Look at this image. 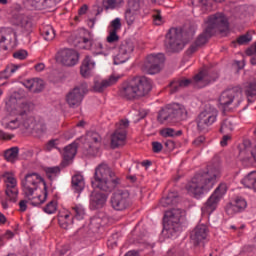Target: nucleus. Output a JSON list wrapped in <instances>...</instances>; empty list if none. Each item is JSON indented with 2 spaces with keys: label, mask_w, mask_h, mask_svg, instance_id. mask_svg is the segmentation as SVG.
I'll return each instance as SVG.
<instances>
[{
  "label": "nucleus",
  "mask_w": 256,
  "mask_h": 256,
  "mask_svg": "<svg viewBox=\"0 0 256 256\" xmlns=\"http://www.w3.org/2000/svg\"><path fill=\"white\" fill-rule=\"evenodd\" d=\"M125 19L127 25L131 26L135 23V13L131 9H127L125 12Z\"/></svg>",
  "instance_id": "8fccbe9b"
},
{
  "label": "nucleus",
  "mask_w": 256,
  "mask_h": 256,
  "mask_svg": "<svg viewBox=\"0 0 256 256\" xmlns=\"http://www.w3.org/2000/svg\"><path fill=\"white\" fill-rule=\"evenodd\" d=\"M227 141H231V135L226 134L222 137V140L220 141V145L222 147H227Z\"/></svg>",
  "instance_id": "0e129e2a"
},
{
  "label": "nucleus",
  "mask_w": 256,
  "mask_h": 256,
  "mask_svg": "<svg viewBox=\"0 0 256 256\" xmlns=\"http://www.w3.org/2000/svg\"><path fill=\"white\" fill-rule=\"evenodd\" d=\"M87 83L83 82L75 86L72 90H70L66 95V103L69 107L75 109V107H79L85 98V95L88 93Z\"/></svg>",
  "instance_id": "9b49d317"
},
{
  "label": "nucleus",
  "mask_w": 256,
  "mask_h": 256,
  "mask_svg": "<svg viewBox=\"0 0 256 256\" xmlns=\"http://www.w3.org/2000/svg\"><path fill=\"white\" fill-rule=\"evenodd\" d=\"M219 111L213 106H207L204 111H202L196 118V124L198 131H207L215 121H217V116Z\"/></svg>",
  "instance_id": "1a4fd4ad"
},
{
  "label": "nucleus",
  "mask_w": 256,
  "mask_h": 256,
  "mask_svg": "<svg viewBox=\"0 0 256 256\" xmlns=\"http://www.w3.org/2000/svg\"><path fill=\"white\" fill-rule=\"evenodd\" d=\"M57 0H43V9H55Z\"/></svg>",
  "instance_id": "5fc2aeb1"
},
{
  "label": "nucleus",
  "mask_w": 256,
  "mask_h": 256,
  "mask_svg": "<svg viewBox=\"0 0 256 256\" xmlns=\"http://www.w3.org/2000/svg\"><path fill=\"white\" fill-rule=\"evenodd\" d=\"M204 143H205V136H199L192 142V145H194V147H201V145Z\"/></svg>",
  "instance_id": "052dcab7"
},
{
  "label": "nucleus",
  "mask_w": 256,
  "mask_h": 256,
  "mask_svg": "<svg viewBox=\"0 0 256 256\" xmlns=\"http://www.w3.org/2000/svg\"><path fill=\"white\" fill-rule=\"evenodd\" d=\"M164 146L166 147L167 151H173L175 149V142H173V140H166L164 142Z\"/></svg>",
  "instance_id": "680f3d73"
},
{
  "label": "nucleus",
  "mask_w": 256,
  "mask_h": 256,
  "mask_svg": "<svg viewBox=\"0 0 256 256\" xmlns=\"http://www.w3.org/2000/svg\"><path fill=\"white\" fill-rule=\"evenodd\" d=\"M25 7L30 11H33V9L41 11L43 10V0H26Z\"/></svg>",
  "instance_id": "58836bf2"
},
{
  "label": "nucleus",
  "mask_w": 256,
  "mask_h": 256,
  "mask_svg": "<svg viewBox=\"0 0 256 256\" xmlns=\"http://www.w3.org/2000/svg\"><path fill=\"white\" fill-rule=\"evenodd\" d=\"M255 54H256V51H255V43H254V46L252 48H248L246 50V55H248V57H251Z\"/></svg>",
  "instance_id": "774afa93"
},
{
  "label": "nucleus",
  "mask_w": 256,
  "mask_h": 256,
  "mask_svg": "<svg viewBox=\"0 0 256 256\" xmlns=\"http://www.w3.org/2000/svg\"><path fill=\"white\" fill-rule=\"evenodd\" d=\"M92 141L96 144V146H89L88 155H95L99 151V143H101V137L98 134H93Z\"/></svg>",
  "instance_id": "37998d69"
},
{
  "label": "nucleus",
  "mask_w": 256,
  "mask_h": 256,
  "mask_svg": "<svg viewBox=\"0 0 256 256\" xmlns=\"http://www.w3.org/2000/svg\"><path fill=\"white\" fill-rule=\"evenodd\" d=\"M181 217H183V210L179 208H173L165 212L163 227L169 237H175V234L181 231Z\"/></svg>",
  "instance_id": "6e6552de"
},
{
  "label": "nucleus",
  "mask_w": 256,
  "mask_h": 256,
  "mask_svg": "<svg viewBox=\"0 0 256 256\" xmlns=\"http://www.w3.org/2000/svg\"><path fill=\"white\" fill-rule=\"evenodd\" d=\"M193 35H195V31L190 30L189 32L171 28L166 34L165 47L167 51L170 53H179V51H183L185 49V45L193 39Z\"/></svg>",
  "instance_id": "423d86ee"
},
{
  "label": "nucleus",
  "mask_w": 256,
  "mask_h": 256,
  "mask_svg": "<svg viewBox=\"0 0 256 256\" xmlns=\"http://www.w3.org/2000/svg\"><path fill=\"white\" fill-rule=\"evenodd\" d=\"M90 227L91 229H100L101 228V218L94 217L90 220Z\"/></svg>",
  "instance_id": "6e6d98bb"
},
{
  "label": "nucleus",
  "mask_w": 256,
  "mask_h": 256,
  "mask_svg": "<svg viewBox=\"0 0 256 256\" xmlns=\"http://www.w3.org/2000/svg\"><path fill=\"white\" fill-rule=\"evenodd\" d=\"M58 61L65 67H73L79 62V53L73 49H64L60 52Z\"/></svg>",
  "instance_id": "f3484780"
},
{
  "label": "nucleus",
  "mask_w": 256,
  "mask_h": 256,
  "mask_svg": "<svg viewBox=\"0 0 256 256\" xmlns=\"http://www.w3.org/2000/svg\"><path fill=\"white\" fill-rule=\"evenodd\" d=\"M129 129V121L127 119L121 120L116 124V130L111 135V148L117 149L123 147L127 141V130Z\"/></svg>",
  "instance_id": "f8f14e48"
},
{
  "label": "nucleus",
  "mask_w": 256,
  "mask_h": 256,
  "mask_svg": "<svg viewBox=\"0 0 256 256\" xmlns=\"http://www.w3.org/2000/svg\"><path fill=\"white\" fill-rule=\"evenodd\" d=\"M110 203L114 211H125L131 205V199L129 191L127 190H117L115 191L111 198Z\"/></svg>",
  "instance_id": "4468645a"
},
{
  "label": "nucleus",
  "mask_w": 256,
  "mask_h": 256,
  "mask_svg": "<svg viewBox=\"0 0 256 256\" xmlns=\"http://www.w3.org/2000/svg\"><path fill=\"white\" fill-rule=\"evenodd\" d=\"M242 185L246 187L247 189H253L256 191V171H252L249 174H247L242 180Z\"/></svg>",
  "instance_id": "c756f323"
},
{
  "label": "nucleus",
  "mask_w": 256,
  "mask_h": 256,
  "mask_svg": "<svg viewBox=\"0 0 256 256\" xmlns=\"http://www.w3.org/2000/svg\"><path fill=\"white\" fill-rule=\"evenodd\" d=\"M233 101H236V105H240L243 101V88L241 86L228 88L221 93L219 103L223 109H227Z\"/></svg>",
  "instance_id": "9d476101"
},
{
  "label": "nucleus",
  "mask_w": 256,
  "mask_h": 256,
  "mask_svg": "<svg viewBox=\"0 0 256 256\" xmlns=\"http://www.w3.org/2000/svg\"><path fill=\"white\" fill-rule=\"evenodd\" d=\"M122 3H123V0H103L102 7L106 11H109V9L111 10L117 9V7H119V5Z\"/></svg>",
  "instance_id": "79ce46f5"
},
{
  "label": "nucleus",
  "mask_w": 256,
  "mask_h": 256,
  "mask_svg": "<svg viewBox=\"0 0 256 256\" xmlns=\"http://www.w3.org/2000/svg\"><path fill=\"white\" fill-rule=\"evenodd\" d=\"M251 149V140H243V143L239 146L240 159H249V150Z\"/></svg>",
  "instance_id": "473e14b6"
},
{
  "label": "nucleus",
  "mask_w": 256,
  "mask_h": 256,
  "mask_svg": "<svg viewBox=\"0 0 256 256\" xmlns=\"http://www.w3.org/2000/svg\"><path fill=\"white\" fill-rule=\"evenodd\" d=\"M77 155V143L69 144L64 148L63 160L61 162V167H69L71 165V161L75 159Z\"/></svg>",
  "instance_id": "412c9836"
},
{
  "label": "nucleus",
  "mask_w": 256,
  "mask_h": 256,
  "mask_svg": "<svg viewBox=\"0 0 256 256\" xmlns=\"http://www.w3.org/2000/svg\"><path fill=\"white\" fill-rule=\"evenodd\" d=\"M82 43L84 44L82 47L86 50L93 49V45L97 47V49H100V51L103 49V43L101 42H93V39L84 37L82 38Z\"/></svg>",
  "instance_id": "e433bc0d"
},
{
  "label": "nucleus",
  "mask_w": 256,
  "mask_h": 256,
  "mask_svg": "<svg viewBox=\"0 0 256 256\" xmlns=\"http://www.w3.org/2000/svg\"><path fill=\"white\" fill-rule=\"evenodd\" d=\"M28 55H29V53H27L26 50H18L13 53L14 59H19V61H25V59H27Z\"/></svg>",
  "instance_id": "3c124183"
},
{
  "label": "nucleus",
  "mask_w": 256,
  "mask_h": 256,
  "mask_svg": "<svg viewBox=\"0 0 256 256\" xmlns=\"http://www.w3.org/2000/svg\"><path fill=\"white\" fill-rule=\"evenodd\" d=\"M14 137V135L5 133L3 130H0V140L11 141V139H13Z\"/></svg>",
  "instance_id": "bf43d9fd"
},
{
  "label": "nucleus",
  "mask_w": 256,
  "mask_h": 256,
  "mask_svg": "<svg viewBox=\"0 0 256 256\" xmlns=\"http://www.w3.org/2000/svg\"><path fill=\"white\" fill-rule=\"evenodd\" d=\"M4 158L9 163H16L17 161H19V147L14 146V147L7 149L4 152Z\"/></svg>",
  "instance_id": "7c9ffc66"
},
{
  "label": "nucleus",
  "mask_w": 256,
  "mask_h": 256,
  "mask_svg": "<svg viewBox=\"0 0 256 256\" xmlns=\"http://www.w3.org/2000/svg\"><path fill=\"white\" fill-rule=\"evenodd\" d=\"M44 171H45L46 177H48L50 181H53V179H55V177H57V175L61 173V167L59 166L46 167Z\"/></svg>",
  "instance_id": "ea45409f"
},
{
  "label": "nucleus",
  "mask_w": 256,
  "mask_h": 256,
  "mask_svg": "<svg viewBox=\"0 0 256 256\" xmlns=\"http://www.w3.org/2000/svg\"><path fill=\"white\" fill-rule=\"evenodd\" d=\"M165 63V54H150L147 56L146 61L144 63V71L148 73V75H157L161 71V67Z\"/></svg>",
  "instance_id": "2eb2a0df"
},
{
  "label": "nucleus",
  "mask_w": 256,
  "mask_h": 256,
  "mask_svg": "<svg viewBox=\"0 0 256 256\" xmlns=\"http://www.w3.org/2000/svg\"><path fill=\"white\" fill-rule=\"evenodd\" d=\"M71 186L74 193H81L85 189V178L81 174L72 176Z\"/></svg>",
  "instance_id": "bb28decb"
},
{
  "label": "nucleus",
  "mask_w": 256,
  "mask_h": 256,
  "mask_svg": "<svg viewBox=\"0 0 256 256\" xmlns=\"http://www.w3.org/2000/svg\"><path fill=\"white\" fill-rule=\"evenodd\" d=\"M236 41L238 45H247V43L253 41V36L251 33L247 32L246 34L239 36Z\"/></svg>",
  "instance_id": "a18cd8bd"
},
{
  "label": "nucleus",
  "mask_w": 256,
  "mask_h": 256,
  "mask_svg": "<svg viewBox=\"0 0 256 256\" xmlns=\"http://www.w3.org/2000/svg\"><path fill=\"white\" fill-rule=\"evenodd\" d=\"M107 203V196L101 192H93L90 196V206L93 209H101Z\"/></svg>",
  "instance_id": "5701e85b"
},
{
  "label": "nucleus",
  "mask_w": 256,
  "mask_h": 256,
  "mask_svg": "<svg viewBox=\"0 0 256 256\" xmlns=\"http://www.w3.org/2000/svg\"><path fill=\"white\" fill-rule=\"evenodd\" d=\"M56 141L57 140H49L48 142H47V144H46V147H45V149H46V151H51V149H55V146L57 145L56 144Z\"/></svg>",
  "instance_id": "e2e57ef3"
},
{
  "label": "nucleus",
  "mask_w": 256,
  "mask_h": 256,
  "mask_svg": "<svg viewBox=\"0 0 256 256\" xmlns=\"http://www.w3.org/2000/svg\"><path fill=\"white\" fill-rule=\"evenodd\" d=\"M243 91L248 99V103H254L256 97V79L246 82L243 86Z\"/></svg>",
  "instance_id": "393cba45"
},
{
  "label": "nucleus",
  "mask_w": 256,
  "mask_h": 256,
  "mask_svg": "<svg viewBox=\"0 0 256 256\" xmlns=\"http://www.w3.org/2000/svg\"><path fill=\"white\" fill-rule=\"evenodd\" d=\"M22 191L33 207L43 205L47 201V183L37 173L26 174L21 182Z\"/></svg>",
  "instance_id": "f03ea898"
},
{
  "label": "nucleus",
  "mask_w": 256,
  "mask_h": 256,
  "mask_svg": "<svg viewBox=\"0 0 256 256\" xmlns=\"http://www.w3.org/2000/svg\"><path fill=\"white\" fill-rule=\"evenodd\" d=\"M40 33L45 41H53L55 39V29H53V26L43 27Z\"/></svg>",
  "instance_id": "f704fd0d"
},
{
  "label": "nucleus",
  "mask_w": 256,
  "mask_h": 256,
  "mask_svg": "<svg viewBox=\"0 0 256 256\" xmlns=\"http://www.w3.org/2000/svg\"><path fill=\"white\" fill-rule=\"evenodd\" d=\"M18 27H21L22 33H24L26 36H29L31 33H33V22L28 16H18Z\"/></svg>",
  "instance_id": "b1692460"
},
{
  "label": "nucleus",
  "mask_w": 256,
  "mask_h": 256,
  "mask_svg": "<svg viewBox=\"0 0 256 256\" xmlns=\"http://www.w3.org/2000/svg\"><path fill=\"white\" fill-rule=\"evenodd\" d=\"M153 83L151 79L145 76H136L127 82H124L119 90L120 97L133 101L134 99H141L151 93Z\"/></svg>",
  "instance_id": "20e7f679"
},
{
  "label": "nucleus",
  "mask_w": 256,
  "mask_h": 256,
  "mask_svg": "<svg viewBox=\"0 0 256 256\" xmlns=\"http://www.w3.org/2000/svg\"><path fill=\"white\" fill-rule=\"evenodd\" d=\"M159 123H180V121H185L187 119V109L181 104H169L162 108L157 117Z\"/></svg>",
  "instance_id": "0eeeda50"
},
{
  "label": "nucleus",
  "mask_w": 256,
  "mask_h": 256,
  "mask_svg": "<svg viewBox=\"0 0 256 256\" xmlns=\"http://www.w3.org/2000/svg\"><path fill=\"white\" fill-rule=\"evenodd\" d=\"M71 215L73 216L72 219L75 221H81L85 217V209L81 205H75L72 207Z\"/></svg>",
  "instance_id": "72a5a7b5"
},
{
  "label": "nucleus",
  "mask_w": 256,
  "mask_h": 256,
  "mask_svg": "<svg viewBox=\"0 0 256 256\" xmlns=\"http://www.w3.org/2000/svg\"><path fill=\"white\" fill-rule=\"evenodd\" d=\"M134 49L135 46L133 45V42L131 40L122 41L119 47V51L126 55H129V53H133Z\"/></svg>",
  "instance_id": "c9c22d12"
},
{
  "label": "nucleus",
  "mask_w": 256,
  "mask_h": 256,
  "mask_svg": "<svg viewBox=\"0 0 256 256\" xmlns=\"http://www.w3.org/2000/svg\"><path fill=\"white\" fill-rule=\"evenodd\" d=\"M160 135L161 137H181V135H183V131L182 130H178L175 131V129L173 128H164L162 130H160Z\"/></svg>",
  "instance_id": "4c0bfd02"
},
{
  "label": "nucleus",
  "mask_w": 256,
  "mask_h": 256,
  "mask_svg": "<svg viewBox=\"0 0 256 256\" xmlns=\"http://www.w3.org/2000/svg\"><path fill=\"white\" fill-rule=\"evenodd\" d=\"M209 236V227L205 224H198L190 233V239L193 245L203 243Z\"/></svg>",
  "instance_id": "a211bd4d"
},
{
  "label": "nucleus",
  "mask_w": 256,
  "mask_h": 256,
  "mask_svg": "<svg viewBox=\"0 0 256 256\" xmlns=\"http://www.w3.org/2000/svg\"><path fill=\"white\" fill-rule=\"evenodd\" d=\"M204 79L203 72L196 74L192 79L182 78L173 80L170 82V94L179 93L181 89H185V87H189V85H193V87H197V83H201Z\"/></svg>",
  "instance_id": "dca6fc26"
},
{
  "label": "nucleus",
  "mask_w": 256,
  "mask_h": 256,
  "mask_svg": "<svg viewBox=\"0 0 256 256\" xmlns=\"http://www.w3.org/2000/svg\"><path fill=\"white\" fill-rule=\"evenodd\" d=\"M93 69H95V62H93L89 56H86L80 66V75H82V77H89Z\"/></svg>",
  "instance_id": "a878e982"
},
{
  "label": "nucleus",
  "mask_w": 256,
  "mask_h": 256,
  "mask_svg": "<svg viewBox=\"0 0 256 256\" xmlns=\"http://www.w3.org/2000/svg\"><path fill=\"white\" fill-rule=\"evenodd\" d=\"M121 27H123V25L121 24V18H115L110 22V31L119 33V31H121Z\"/></svg>",
  "instance_id": "de8ad7c7"
},
{
  "label": "nucleus",
  "mask_w": 256,
  "mask_h": 256,
  "mask_svg": "<svg viewBox=\"0 0 256 256\" xmlns=\"http://www.w3.org/2000/svg\"><path fill=\"white\" fill-rule=\"evenodd\" d=\"M70 214H60L58 216V223L62 229H69L73 223H75V220L71 218Z\"/></svg>",
  "instance_id": "2f4dec72"
},
{
  "label": "nucleus",
  "mask_w": 256,
  "mask_h": 256,
  "mask_svg": "<svg viewBox=\"0 0 256 256\" xmlns=\"http://www.w3.org/2000/svg\"><path fill=\"white\" fill-rule=\"evenodd\" d=\"M24 87L33 91V93H41L43 91V80L41 79H31L24 81Z\"/></svg>",
  "instance_id": "cd10ccee"
},
{
  "label": "nucleus",
  "mask_w": 256,
  "mask_h": 256,
  "mask_svg": "<svg viewBox=\"0 0 256 256\" xmlns=\"http://www.w3.org/2000/svg\"><path fill=\"white\" fill-rule=\"evenodd\" d=\"M155 25H161L163 23V17L161 16V11L156 10L155 14H153Z\"/></svg>",
  "instance_id": "4d7b16f0"
},
{
  "label": "nucleus",
  "mask_w": 256,
  "mask_h": 256,
  "mask_svg": "<svg viewBox=\"0 0 256 256\" xmlns=\"http://www.w3.org/2000/svg\"><path fill=\"white\" fill-rule=\"evenodd\" d=\"M247 209V201L244 198L237 197L226 206L227 215H235Z\"/></svg>",
  "instance_id": "aec40b11"
},
{
  "label": "nucleus",
  "mask_w": 256,
  "mask_h": 256,
  "mask_svg": "<svg viewBox=\"0 0 256 256\" xmlns=\"http://www.w3.org/2000/svg\"><path fill=\"white\" fill-rule=\"evenodd\" d=\"M6 178V190L5 195L12 203H17V197H19V189H17V179L11 175L4 176Z\"/></svg>",
  "instance_id": "6ab92c4d"
},
{
  "label": "nucleus",
  "mask_w": 256,
  "mask_h": 256,
  "mask_svg": "<svg viewBox=\"0 0 256 256\" xmlns=\"http://www.w3.org/2000/svg\"><path fill=\"white\" fill-rule=\"evenodd\" d=\"M119 81V77L117 76H110L108 79L99 81V80H95L94 81V85H93V89L95 91V93H103L107 87H111V85H115V83H117Z\"/></svg>",
  "instance_id": "4be33fe9"
},
{
  "label": "nucleus",
  "mask_w": 256,
  "mask_h": 256,
  "mask_svg": "<svg viewBox=\"0 0 256 256\" xmlns=\"http://www.w3.org/2000/svg\"><path fill=\"white\" fill-rule=\"evenodd\" d=\"M152 150L154 153H161L163 151V144L161 142H152Z\"/></svg>",
  "instance_id": "13d9d810"
},
{
  "label": "nucleus",
  "mask_w": 256,
  "mask_h": 256,
  "mask_svg": "<svg viewBox=\"0 0 256 256\" xmlns=\"http://www.w3.org/2000/svg\"><path fill=\"white\" fill-rule=\"evenodd\" d=\"M93 189H99L105 193H111L116 187L121 185V179L115 177V172L111 171L109 165L102 163L97 166L94 178L91 181Z\"/></svg>",
  "instance_id": "39448f33"
},
{
  "label": "nucleus",
  "mask_w": 256,
  "mask_h": 256,
  "mask_svg": "<svg viewBox=\"0 0 256 256\" xmlns=\"http://www.w3.org/2000/svg\"><path fill=\"white\" fill-rule=\"evenodd\" d=\"M129 60V54L122 53L119 50L118 54L114 57V65H121Z\"/></svg>",
  "instance_id": "c03bdc74"
},
{
  "label": "nucleus",
  "mask_w": 256,
  "mask_h": 256,
  "mask_svg": "<svg viewBox=\"0 0 256 256\" xmlns=\"http://www.w3.org/2000/svg\"><path fill=\"white\" fill-rule=\"evenodd\" d=\"M107 43H117L119 42V36L117 35V32L110 30L109 34L106 38Z\"/></svg>",
  "instance_id": "603ef678"
},
{
  "label": "nucleus",
  "mask_w": 256,
  "mask_h": 256,
  "mask_svg": "<svg viewBox=\"0 0 256 256\" xmlns=\"http://www.w3.org/2000/svg\"><path fill=\"white\" fill-rule=\"evenodd\" d=\"M87 9H89V7L87 6V4H84L78 10V15H85V13H87Z\"/></svg>",
  "instance_id": "338daca9"
},
{
  "label": "nucleus",
  "mask_w": 256,
  "mask_h": 256,
  "mask_svg": "<svg viewBox=\"0 0 256 256\" xmlns=\"http://www.w3.org/2000/svg\"><path fill=\"white\" fill-rule=\"evenodd\" d=\"M221 178V165L219 159L215 158L211 165H208L205 170H200L194 175L190 182L186 185V190L192 197L199 199L201 195L211 191L217 180Z\"/></svg>",
  "instance_id": "f257e3e1"
},
{
  "label": "nucleus",
  "mask_w": 256,
  "mask_h": 256,
  "mask_svg": "<svg viewBox=\"0 0 256 256\" xmlns=\"http://www.w3.org/2000/svg\"><path fill=\"white\" fill-rule=\"evenodd\" d=\"M179 203V194L177 192H170L167 197L160 200L161 207H170Z\"/></svg>",
  "instance_id": "c85d7f7f"
},
{
  "label": "nucleus",
  "mask_w": 256,
  "mask_h": 256,
  "mask_svg": "<svg viewBox=\"0 0 256 256\" xmlns=\"http://www.w3.org/2000/svg\"><path fill=\"white\" fill-rule=\"evenodd\" d=\"M225 193H227V186L220 184L202 207L203 213L211 215V213L217 209V205H219V202L223 199Z\"/></svg>",
  "instance_id": "ddd939ff"
},
{
  "label": "nucleus",
  "mask_w": 256,
  "mask_h": 256,
  "mask_svg": "<svg viewBox=\"0 0 256 256\" xmlns=\"http://www.w3.org/2000/svg\"><path fill=\"white\" fill-rule=\"evenodd\" d=\"M5 41H7V36L5 34V30H0V51H7V46H5Z\"/></svg>",
  "instance_id": "864d4df0"
},
{
  "label": "nucleus",
  "mask_w": 256,
  "mask_h": 256,
  "mask_svg": "<svg viewBox=\"0 0 256 256\" xmlns=\"http://www.w3.org/2000/svg\"><path fill=\"white\" fill-rule=\"evenodd\" d=\"M215 29L219 31V33H226L229 31V22L227 18L222 14H215L208 18V26L205 30L196 38L194 43L190 45V47L186 50V55L191 57L194 53H197L201 47H205L207 45L209 39L213 37V33H215Z\"/></svg>",
  "instance_id": "7ed1b4c3"
},
{
  "label": "nucleus",
  "mask_w": 256,
  "mask_h": 256,
  "mask_svg": "<svg viewBox=\"0 0 256 256\" xmlns=\"http://www.w3.org/2000/svg\"><path fill=\"white\" fill-rule=\"evenodd\" d=\"M233 131V121L229 118H226L222 121L220 126V133L230 134Z\"/></svg>",
  "instance_id": "a19ab883"
},
{
  "label": "nucleus",
  "mask_w": 256,
  "mask_h": 256,
  "mask_svg": "<svg viewBox=\"0 0 256 256\" xmlns=\"http://www.w3.org/2000/svg\"><path fill=\"white\" fill-rule=\"evenodd\" d=\"M17 69H19V65L10 64L6 66V68L4 69V74L6 75V76H3L4 79H9L11 75H13L15 71H17Z\"/></svg>",
  "instance_id": "09e8293b"
},
{
  "label": "nucleus",
  "mask_w": 256,
  "mask_h": 256,
  "mask_svg": "<svg viewBox=\"0 0 256 256\" xmlns=\"http://www.w3.org/2000/svg\"><path fill=\"white\" fill-rule=\"evenodd\" d=\"M44 213H47L48 215H53L57 211V202L55 200L50 201L44 208Z\"/></svg>",
  "instance_id": "49530a36"
},
{
  "label": "nucleus",
  "mask_w": 256,
  "mask_h": 256,
  "mask_svg": "<svg viewBox=\"0 0 256 256\" xmlns=\"http://www.w3.org/2000/svg\"><path fill=\"white\" fill-rule=\"evenodd\" d=\"M27 203H28L27 200H21L19 202V207H20V212L21 213H25V211H27Z\"/></svg>",
  "instance_id": "69168bd1"
}]
</instances>
